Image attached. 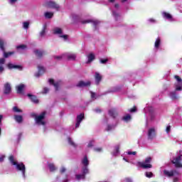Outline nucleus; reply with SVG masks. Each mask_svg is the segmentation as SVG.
<instances>
[{
  "mask_svg": "<svg viewBox=\"0 0 182 182\" xmlns=\"http://www.w3.org/2000/svg\"><path fill=\"white\" fill-rule=\"evenodd\" d=\"M0 161H4V156L0 157Z\"/></svg>",
  "mask_w": 182,
  "mask_h": 182,
  "instance_id": "774afa93",
  "label": "nucleus"
},
{
  "mask_svg": "<svg viewBox=\"0 0 182 182\" xmlns=\"http://www.w3.org/2000/svg\"><path fill=\"white\" fill-rule=\"evenodd\" d=\"M48 92H49V88L45 87V88L43 89V93H48Z\"/></svg>",
  "mask_w": 182,
  "mask_h": 182,
  "instance_id": "4d7b16f0",
  "label": "nucleus"
},
{
  "mask_svg": "<svg viewBox=\"0 0 182 182\" xmlns=\"http://www.w3.org/2000/svg\"><path fill=\"white\" fill-rule=\"evenodd\" d=\"M12 92V87H11V84L9 82H6L4 84V95H9Z\"/></svg>",
  "mask_w": 182,
  "mask_h": 182,
  "instance_id": "0eeeda50",
  "label": "nucleus"
},
{
  "mask_svg": "<svg viewBox=\"0 0 182 182\" xmlns=\"http://www.w3.org/2000/svg\"><path fill=\"white\" fill-rule=\"evenodd\" d=\"M176 173V171L164 170V174L166 176V177H173Z\"/></svg>",
  "mask_w": 182,
  "mask_h": 182,
  "instance_id": "4468645a",
  "label": "nucleus"
},
{
  "mask_svg": "<svg viewBox=\"0 0 182 182\" xmlns=\"http://www.w3.org/2000/svg\"><path fill=\"white\" fill-rule=\"evenodd\" d=\"M127 154H128L129 156H132V155L136 156V154H137V152H136V151H128V152H127Z\"/></svg>",
  "mask_w": 182,
  "mask_h": 182,
  "instance_id": "49530a36",
  "label": "nucleus"
},
{
  "mask_svg": "<svg viewBox=\"0 0 182 182\" xmlns=\"http://www.w3.org/2000/svg\"><path fill=\"white\" fill-rule=\"evenodd\" d=\"M65 171H66V168L65 167L61 168V169L60 170V173H61V174H63Z\"/></svg>",
  "mask_w": 182,
  "mask_h": 182,
  "instance_id": "864d4df0",
  "label": "nucleus"
},
{
  "mask_svg": "<svg viewBox=\"0 0 182 182\" xmlns=\"http://www.w3.org/2000/svg\"><path fill=\"white\" fill-rule=\"evenodd\" d=\"M1 72H4V68L2 66H0V73Z\"/></svg>",
  "mask_w": 182,
  "mask_h": 182,
  "instance_id": "338daca9",
  "label": "nucleus"
},
{
  "mask_svg": "<svg viewBox=\"0 0 182 182\" xmlns=\"http://www.w3.org/2000/svg\"><path fill=\"white\" fill-rule=\"evenodd\" d=\"M162 15L166 19H173V16L167 12H164Z\"/></svg>",
  "mask_w": 182,
  "mask_h": 182,
  "instance_id": "bb28decb",
  "label": "nucleus"
},
{
  "mask_svg": "<svg viewBox=\"0 0 182 182\" xmlns=\"http://www.w3.org/2000/svg\"><path fill=\"white\" fill-rule=\"evenodd\" d=\"M14 120L17 122V123H21L22 122H23V117H22V115H14Z\"/></svg>",
  "mask_w": 182,
  "mask_h": 182,
  "instance_id": "aec40b11",
  "label": "nucleus"
},
{
  "mask_svg": "<svg viewBox=\"0 0 182 182\" xmlns=\"http://www.w3.org/2000/svg\"><path fill=\"white\" fill-rule=\"evenodd\" d=\"M120 5H119V4H114V8H116L117 9H118V8H119Z\"/></svg>",
  "mask_w": 182,
  "mask_h": 182,
  "instance_id": "e2e57ef3",
  "label": "nucleus"
},
{
  "mask_svg": "<svg viewBox=\"0 0 182 182\" xmlns=\"http://www.w3.org/2000/svg\"><path fill=\"white\" fill-rule=\"evenodd\" d=\"M85 119V114L81 113L79 115L77 116L76 121L77 122L75 123V128L77 129L79 126H80V123H82V121Z\"/></svg>",
  "mask_w": 182,
  "mask_h": 182,
  "instance_id": "6e6552de",
  "label": "nucleus"
},
{
  "mask_svg": "<svg viewBox=\"0 0 182 182\" xmlns=\"http://www.w3.org/2000/svg\"><path fill=\"white\" fill-rule=\"evenodd\" d=\"M68 60H75L76 59V55L70 54L67 56Z\"/></svg>",
  "mask_w": 182,
  "mask_h": 182,
  "instance_id": "72a5a7b5",
  "label": "nucleus"
},
{
  "mask_svg": "<svg viewBox=\"0 0 182 182\" xmlns=\"http://www.w3.org/2000/svg\"><path fill=\"white\" fill-rule=\"evenodd\" d=\"M171 130V126L166 127V133H170Z\"/></svg>",
  "mask_w": 182,
  "mask_h": 182,
  "instance_id": "5fc2aeb1",
  "label": "nucleus"
},
{
  "mask_svg": "<svg viewBox=\"0 0 182 182\" xmlns=\"http://www.w3.org/2000/svg\"><path fill=\"white\" fill-rule=\"evenodd\" d=\"M2 119H4V116L0 115V124H1V123H2Z\"/></svg>",
  "mask_w": 182,
  "mask_h": 182,
  "instance_id": "0e129e2a",
  "label": "nucleus"
},
{
  "mask_svg": "<svg viewBox=\"0 0 182 182\" xmlns=\"http://www.w3.org/2000/svg\"><path fill=\"white\" fill-rule=\"evenodd\" d=\"M68 143H69V144H70V146H73V147H76V144H75V142L73 141H72V138L68 137Z\"/></svg>",
  "mask_w": 182,
  "mask_h": 182,
  "instance_id": "c9c22d12",
  "label": "nucleus"
},
{
  "mask_svg": "<svg viewBox=\"0 0 182 182\" xmlns=\"http://www.w3.org/2000/svg\"><path fill=\"white\" fill-rule=\"evenodd\" d=\"M31 117L35 119L36 124L38 126H46V122L44 121L46 117V111H44L38 115L36 113H31Z\"/></svg>",
  "mask_w": 182,
  "mask_h": 182,
  "instance_id": "f257e3e1",
  "label": "nucleus"
},
{
  "mask_svg": "<svg viewBox=\"0 0 182 182\" xmlns=\"http://www.w3.org/2000/svg\"><path fill=\"white\" fill-rule=\"evenodd\" d=\"M112 129H113L112 125H107L106 130H107V132H110V130H112Z\"/></svg>",
  "mask_w": 182,
  "mask_h": 182,
  "instance_id": "3c124183",
  "label": "nucleus"
},
{
  "mask_svg": "<svg viewBox=\"0 0 182 182\" xmlns=\"http://www.w3.org/2000/svg\"><path fill=\"white\" fill-rule=\"evenodd\" d=\"M82 164L84 167H87L89 166V159H87V156H85L82 160Z\"/></svg>",
  "mask_w": 182,
  "mask_h": 182,
  "instance_id": "412c9836",
  "label": "nucleus"
},
{
  "mask_svg": "<svg viewBox=\"0 0 182 182\" xmlns=\"http://www.w3.org/2000/svg\"><path fill=\"white\" fill-rule=\"evenodd\" d=\"M82 174L86 176V174H89V168L87 166L82 167Z\"/></svg>",
  "mask_w": 182,
  "mask_h": 182,
  "instance_id": "473e14b6",
  "label": "nucleus"
},
{
  "mask_svg": "<svg viewBox=\"0 0 182 182\" xmlns=\"http://www.w3.org/2000/svg\"><path fill=\"white\" fill-rule=\"evenodd\" d=\"M75 178L76 180H85V178H86V176H85V174L82 173V174H77L75 175Z\"/></svg>",
  "mask_w": 182,
  "mask_h": 182,
  "instance_id": "cd10ccee",
  "label": "nucleus"
},
{
  "mask_svg": "<svg viewBox=\"0 0 182 182\" xmlns=\"http://www.w3.org/2000/svg\"><path fill=\"white\" fill-rule=\"evenodd\" d=\"M174 79L178 82L179 86H182V79L178 75H175Z\"/></svg>",
  "mask_w": 182,
  "mask_h": 182,
  "instance_id": "c756f323",
  "label": "nucleus"
},
{
  "mask_svg": "<svg viewBox=\"0 0 182 182\" xmlns=\"http://www.w3.org/2000/svg\"><path fill=\"white\" fill-rule=\"evenodd\" d=\"M126 182H132V179L130 178H125Z\"/></svg>",
  "mask_w": 182,
  "mask_h": 182,
  "instance_id": "13d9d810",
  "label": "nucleus"
},
{
  "mask_svg": "<svg viewBox=\"0 0 182 182\" xmlns=\"http://www.w3.org/2000/svg\"><path fill=\"white\" fill-rule=\"evenodd\" d=\"M50 85H52L55 88V90H59V82H55V80L52 78L48 80Z\"/></svg>",
  "mask_w": 182,
  "mask_h": 182,
  "instance_id": "f3484780",
  "label": "nucleus"
},
{
  "mask_svg": "<svg viewBox=\"0 0 182 182\" xmlns=\"http://www.w3.org/2000/svg\"><path fill=\"white\" fill-rule=\"evenodd\" d=\"M81 23H82L83 25L86 24V23H92L93 26H95V28H96V26H97L98 23H100L99 21L95 20H84L81 21Z\"/></svg>",
  "mask_w": 182,
  "mask_h": 182,
  "instance_id": "f8f14e48",
  "label": "nucleus"
},
{
  "mask_svg": "<svg viewBox=\"0 0 182 182\" xmlns=\"http://www.w3.org/2000/svg\"><path fill=\"white\" fill-rule=\"evenodd\" d=\"M96 97V94L95 92L91 93V97L92 99L95 98Z\"/></svg>",
  "mask_w": 182,
  "mask_h": 182,
  "instance_id": "bf43d9fd",
  "label": "nucleus"
},
{
  "mask_svg": "<svg viewBox=\"0 0 182 182\" xmlns=\"http://www.w3.org/2000/svg\"><path fill=\"white\" fill-rule=\"evenodd\" d=\"M44 6L46 8H50V9H55V11H59V9H60V6L53 1H46Z\"/></svg>",
  "mask_w": 182,
  "mask_h": 182,
  "instance_id": "20e7f679",
  "label": "nucleus"
},
{
  "mask_svg": "<svg viewBox=\"0 0 182 182\" xmlns=\"http://www.w3.org/2000/svg\"><path fill=\"white\" fill-rule=\"evenodd\" d=\"M169 96L171 99H172V100H177V99H178V97L177 96V93L176 92H171Z\"/></svg>",
  "mask_w": 182,
  "mask_h": 182,
  "instance_id": "a878e982",
  "label": "nucleus"
},
{
  "mask_svg": "<svg viewBox=\"0 0 182 182\" xmlns=\"http://www.w3.org/2000/svg\"><path fill=\"white\" fill-rule=\"evenodd\" d=\"M16 93L18 95H25V85L20 84L16 86Z\"/></svg>",
  "mask_w": 182,
  "mask_h": 182,
  "instance_id": "39448f33",
  "label": "nucleus"
},
{
  "mask_svg": "<svg viewBox=\"0 0 182 182\" xmlns=\"http://www.w3.org/2000/svg\"><path fill=\"white\" fill-rule=\"evenodd\" d=\"M13 111H14L15 113H22V109L18 108V107H13Z\"/></svg>",
  "mask_w": 182,
  "mask_h": 182,
  "instance_id": "4c0bfd02",
  "label": "nucleus"
},
{
  "mask_svg": "<svg viewBox=\"0 0 182 182\" xmlns=\"http://www.w3.org/2000/svg\"><path fill=\"white\" fill-rule=\"evenodd\" d=\"M45 17L47 19H50L53 17V13H52V12H46L45 13Z\"/></svg>",
  "mask_w": 182,
  "mask_h": 182,
  "instance_id": "7c9ffc66",
  "label": "nucleus"
},
{
  "mask_svg": "<svg viewBox=\"0 0 182 182\" xmlns=\"http://www.w3.org/2000/svg\"><path fill=\"white\" fill-rule=\"evenodd\" d=\"M18 0H10L11 4H15Z\"/></svg>",
  "mask_w": 182,
  "mask_h": 182,
  "instance_id": "69168bd1",
  "label": "nucleus"
},
{
  "mask_svg": "<svg viewBox=\"0 0 182 182\" xmlns=\"http://www.w3.org/2000/svg\"><path fill=\"white\" fill-rule=\"evenodd\" d=\"M122 120H124V122H126V123H128V122H130V120H132V115L127 114L122 117Z\"/></svg>",
  "mask_w": 182,
  "mask_h": 182,
  "instance_id": "393cba45",
  "label": "nucleus"
},
{
  "mask_svg": "<svg viewBox=\"0 0 182 182\" xmlns=\"http://www.w3.org/2000/svg\"><path fill=\"white\" fill-rule=\"evenodd\" d=\"M172 163L173 164H175V167H176L177 168H181V156H178L176 159H174V160L172 161Z\"/></svg>",
  "mask_w": 182,
  "mask_h": 182,
  "instance_id": "423d86ee",
  "label": "nucleus"
},
{
  "mask_svg": "<svg viewBox=\"0 0 182 182\" xmlns=\"http://www.w3.org/2000/svg\"><path fill=\"white\" fill-rule=\"evenodd\" d=\"M151 158L150 156H148L145 159L144 161L143 162H138V164L139 167L141 168L147 169V168H151L153 167V165H151Z\"/></svg>",
  "mask_w": 182,
  "mask_h": 182,
  "instance_id": "7ed1b4c3",
  "label": "nucleus"
},
{
  "mask_svg": "<svg viewBox=\"0 0 182 182\" xmlns=\"http://www.w3.org/2000/svg\"><path fill=\"white\" fill-rule=\"evenodd\" d=\"M46 33V26H44L42 31L40 32V36L41 38H43V36H45Z\"/></svg>",
  "mask_w": 182,
  "mask_h": 182,
  "instance_id": "2f4dec72",
  "label": "nucleus"
},
{
  "mask_svg": "<svg viewBox=\"0 0 182 182\" xmlns=\"http://www.w3.org/2000/svg\"><path fill=\"white\" fill-rule=\"evenodd\" d=\"M94 112H95V113H102V109H100V108H96L94 109Z\"/></svg>",
  "mask_w": 182,
  "mask_h": 182,
  "instance_id": "8fccbe9b",
  "label": "nucleus"
},
{
  "mask_svg": "<svg viewBox=\"0 0 182 182\" xmlns=\"http://www.w3.org/2000/svg\"><path fill=\"white\" fill-rule=\"evenodd\" d=\"M102 75L98 72L95 73V79L96 85H100V82H102Z\"/></svg>",
  "mask_w": 182,
  "mask_h": 182,
  "instance_id": "ddd939ff",
  "label": "nucleus"
},
{
  "mask_svg": "<svg viewBox=\"0 0 182 182\" xmlns=\"http://www.w3.org/2000/svg\"><path fill=\"white\" fill-rule=\"evenodd\" d=\"M60 38H63L65 41H68V35H61Z\"/></svg>",
  "mask_w": 182,
  "mask_h": 182,
  "instance_id": "603ef678",
  "label": "nucleus"
},
{
  "mask_svg": "<svg viewBox=\"0 0 182 182\" xmlns=\"http://www.w3.org/2000/svg\"><path fill=\"white\" fill-rule=\"evenodd\" d=\"M27 46L25 44L19 45L16 46V49H21L22 50L26 49Z\"/></svg>",
  "mask_w": 182,
  "mask_h": 182,
  "instance_id": "e433bc0d",
  "label": "nucleus"
},
{
  "mask_svg": "<svg viewBox=\"0 0 182 182\" xmlns=\"http://www.w3.org/2000/svg\"><path fill=\"white\" fill-rule=\"evenodd\" d=\"M6 60L5 58H0V65H5Z\"/></svg>",
  "mask_w": 182,
  "mask_h": 182,
  "instance_id": "09e8293b",
  "label": "nucleus"
},
{
  "mask_svg": "<svg viewBox=\"0 0 182 182\" xmlns=\"http://www.w3.org/2000/svg\"><path fill=\"white\" fill-rule=\"evenodd\" d=\"M9 69H18V70H22L21 65H14L12 63H9L7 65Z\"/></svg>",
  "mask_w": 182,
  "mask_h": 182,
  "instance_id": "2eb2a0df",
  "label": "nucleus"
},
{
  "mask_svg": "<svg viewBox=\"0 0 182 182\" xmlns=\"http://www.w3.org/2000/svg\"><path fill=\"white\" fill-rule=\"evenodd\" d=\"M176 91L182 90L181 86L176 85Z\"/></svg>",
  "mask_w": 182,
  "mask_h": 182,
  "instance_id": "6e6d98bb",
  "label": "nucleus"
},
{
  "mask_svg": "<svg viewBox=\"0 0 182 182\" xmlns=\"http://www.w3.org/2000/svg\"><path fill=\"white\" fill-rule=\"evenodd\" d=\"M112 15L113 16H114V18L116 19H117V18H119L120 16V14H119V13H117L116 11H112Z\"/></svg>",
  "mask_w": 182,
  "mask_h": 182,
  "instance_id": "37998d69",
  "label": "nucleus"
},
{
  "mask_svg": "<svg viewBox=\"0 0 182 182\" xmlns=\"http://www.w3.org/2000/svg\"><path fill=\"white\" fill-rule=\"evenodd\" d=\"M23 27L24 29H28L29 28V22L25 21L23 23Z\"/></svg>",
  "mask_w": 182,
  "mask_h": 182,
  "instance_id": "a19ab883",
  "label": "nucleus"
},
{
  "mask_svg": "<svg viewBox=\"0 0 182 182\" xmlns=\"http://www.w3.org/2000/svg\"><path fill=\"white\" fill-rule=\"evenodd\" d=\"M33 53L36 55L38 59H42V58H43V55H45V52L43 50H41L38 49L34 50Z\"/></svg>",
  "mask_w": 182,
  "mask_h": 182,
  "instance_id": "9b49d317",
  "label": "nucleus"
},
{
  "mask_svg": "<svg viewBox=\"0 0 182 182\" xmlns=\"http://www.w3.org/2000/svg\"><path fill=\"white\" fill-rule=\"evenodd\" d=\"M62 55H54L53 56V58L54 59H55V60H62Z\"/></svg>",
  "mask_w": 182,
  "mask_h": 182,
  "instance_id": "a18cd8bd",
  "label": "nucleus"
},
{
  "mask_svg": "<svg viewBox=\"0 0 182 182\" xmlns=\"http://www.w3.org/2000/svg\"><path fill=\"white\" fill-rule=\"evenodd\" d=\"M95 151H102V148H95Z\"/></svg>",
  "mask_w": 182,
  "mask_h": 182,
  "instance_id": "052dcab7",
  "label": "nucleus"
},
{
  "mask_svg": "<svg viewBox=\"0 0 182 182\" xmlns=\"http://www.w3.org/2000/svg\"><path fill=\"white\" fill-rule=\"evenodd\" d=\"M107 62H109V59L107 58L100 60V63H102L103 65H105V63H107Z\"/></svg>",
  "mask_w": 182,
  "mask_h": 182,
  "instance_id": "c03bdc74",
  "label": "nucleus"
},
{
  "mask_svg": "<svg viewBox=\"0 0 182 182\" xmlns=\"http://www.w3.org/2000/svg\"><path fill=\"white\" fill-rule=\"evenodd\" d=\"M9 159L13 166H16V168L18 171H21L23 177L25 178V173L26 172V167L25 166V164L22 162L18 164V162L15 161L13 155L10 156Z\"/></svg>",
  "mask_w": 182,
  "mask_h": 182,
  "instance_id": "f03ea898",
  "label": "nucleus"
},
{
  "mask_svg": "<svg viewBox=\"0 0 182 182\" xmlns=\"http://www.w3.org/2000/svg\"><path fill=\"white\" fill-rule=\"evenodd\" d=\"M38 73H45V68L38 66Z\"/></svg>",
  "mask_w": 182,
  "mask_h": 182,
  "instance_id": "79ce46f5",
  "label": "nucleus"
},
{
  "mask_svg": "<svg viewBox=\"0 0 182 182\" xmlns=\"http://www.w3.org/2000/svg\"><path fill=\"white\" fill-rule=\"evenodd\" d=\"M145 176L148 178H151V177H153V176H154L153 172H146Z\"/></svg>",
  "mask_w": 182,
  "mask_h": 182,
  "instance_id": "ea45409f",
  "label": "nucleus"
},
{
  "mask_svg": "<svg viewBox=\"0 0 182 182\" xmlns=\"http://www.w3.org/2000/svg\"><path fill=\"white\" fill-rule=\"evenodd\" d=\"M88 58V60L87 62V63H91V62H93V60H95V54L93 53H90L87 56Z\"/></svg>",
  "mask_w": 182,
  "mask_h": 182,
  "instance_id": "5701e85b",
  "label": "nucleus"
},
{
  "mask_svg": "<svg viewBox=\"0 0 182 182\" xmlns=\"http://www.w3.org/2000/svg\"><path fill=\"white\" fill-rule=\"evenodd\" d=\"M92 82L90 81H87L86 82L83 80L80 81L77 84V87H87V86H90Z\"/></svg>",
  "mask_w": 182,
  "mask_h": 182,
  "instance_id": "9d476101",
  "label": "nucleus"
},
{
  "mask_svg": "<svg viewBox=\"0 0 182 182\" xmlns=\"http://www.w3.org/2000/svg\"><path fill=\"white\" fill-rule=\"evenodd\" d=\"M27 96L33 103H39V100H38V97H36V96L31 94H28Z\"/></svg>",
  "mask_w": 182,
  "mask_h": 182,
  "instance_id": "dca6fc26",
  "label": "nucleus"
},
{
  "mask_svg": "<svg viewBox=\"0 0 182 182\" xmlns=\"http://www.w3.org/2000/svg\"><path fill=\"white\" fill-rule=\"evenodd\" d=\"M48 168L51 173H53V171H56V166H55V164L50 163L48 164Z\"/></svg>",
  "mask_w": 182,
  "mask_h": 182,
  "instance_id": "b1692460",
  "label": "nucleus"
},
{
  "mask_svg": "<svg viewBox=\"0 0 182 182\" xmlns=\"http://www.w3.org/2000/svg\"><path fill=\"white\" fill-rule=\"evenodd\" d=\"M88 147H93V142H92V141H90V142L88 144Z\"/></svg>",
  "mask_w": 182,
  "mask_h": 182,
  "instance_id": "680f3d73",
  "label": "nucleus"
},
{
  "mask_svg": "<svg viewBox=\"0 0 182 182\" xmlns=\"http://www.w3.org/2000/svg\"><path fill=\"white\" fill-rule=\"evenodd\" d=\"M156 137V129L154 128H150L148 130V139L149 140H153Z\"/></svg>",
  "mask_w": 182,
  "mask_h": 182,
  "instance_id": "1a4fd4ad",
  "label": "nucleus"
},
{
  "mask_svg": "<svg viewBox=\"0 0 182 182\" xmlns=\"http://www.w3.org/2000/svg\"><path fill=\"white\" fill-rule=\"evenodd\" d=\"M6 46V42L5 41L0 39V49L2 52H5V46Z\"/></svg>",
  "mask_w": 182,
  "mask_h": 182,
  "instance_id": "6ab92c4d",
  "label": "nucleus"
},
{
  "mask_svg": "<svg viewBox=\"0 0 182 182\" xmlns=\"http://www.w3.org/2000/svg\"><path fill=\"white\" fill-rule=\"evenodd\" d=\"M119 150H120V145H117L115 146V151H116L117 154V153H119Z\"/></svg>",
  "mask_w": 182,
  "mask_h": 182,
  "instance_id": "de8ad7c7",
  "label": "nucleus"
},
{
  "mask_svg": "<svg viewBox=\"0 0 182 182\" xmlns=\"http://www.w3.org/2000/svg\"><path fill=\"white\" fill-rule=\"evenodd\" d=\"M53 33L55 35H59V34L62 33V28H55L53 31Z\"/></svg>",
  "mask_w": 182,
  "mask_h": 182,
  "instance_id": "f704fd0d",
  "label": "nucleus"
},
{
  "mask_svg": "<svg viewBox=\"0 0 182 182\" xmlns=\"http://www.w3.org/2000/svg\"><path fill=\"white\" fill-rule=\"evenodd\" d=\"M161 43V39H160V38H156V40L155 41V48L156 49H159V48H160Z\"/></svg>",
  "mask_w": 182,
  "mask_h": 182,
  "instance_id": "c85d7f7f",
  "label": "nucleus"
},
{
  "mask_svg": "<svg viewBox=\"0 0 182 182\" xmlns=\"http://www.w3.org/2000/svg\"><path fill=\"white\" fill-rule=\"evenodd\" d=\"M108 113H109V116H111V117H113L114 119L115 117H117V114H118L117 111H116V109H109L108 111Z\"/></svg>",
  "mask_w": 182,
  "mask_h": 182,
  "instance_id": "a211bd4d",
  "label": "nucleus"
},
{
  "mask_svg": "<svg viewBox=\"0 0 182 182\" xmlns=\"http://www.w3.org/2000/svg\"><path fill=\"white\" fill-rule=\"evenodd\" d=\"M3 53H4V58H5V59H6V58H9V56H12V55H14L15 54V52H14V51H11V52H6V50L4 51V52H3Z\"/></svg>",
  "mask_w": 182,
  "mask_h": 182,
  "instance_id": "4be33fe9",
  "label": "nucleus"
},
{
  "mask_svg": "<svg viewBox=\"0 0 182 182\" xmlns=\"http://www.w3.org/2000/svg\"><path fill=\"white\" fill-rule=\"evenodd\" d=\"M129 112L130 113H136V112H137V107L134 106L132 108L129 109Z\"/></svg>",
  "mask_w": 182,
  "mask_h": 182,
  "instance_id": "58836bf2",
  "label": "nucleus"
}]
</instances>
